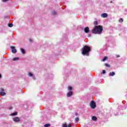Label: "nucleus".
I'll list each match as a JSON object with an SVG mask.
<instances>
[{
  "mask_svg": "<svg viewBox=\"0 0 127 127\" xmlns=\"http://www.w3.org/2000/svg\"><path fill=\"white\" fill-rule=\"evenodd\" d=\"M103 32V26H96L92 30V33L95 34H101Z\"/></svg>",
  "mask_w": 127,
  "mask_h": 127,
  "instance_id": "1",
  "label": "nucleus"
},
{
  "mask_svg": "<svg viewBox=\"0 0 127 127\" xmlns=\"http://www.w3.org/2000/svg\"><path fill=\"white\" fill-rule=\"evenodd\" d=\"M91 51V48L88 47V46H84L82 49V54L83 55L89 56V52Z\"/></svg>",
  "mask_w": 127,
  "mask_h": 127,
  "instance_id": "2",
  "label": "nucleus"
},
{
  "mask_svg": "<svg viewBox=\"0 0 127 127\" xmlns=\"http://www.w3.org/2000/svg\"><path fill=\"white\" fill-rule=\"evenodd\" d=\"M90 106L91 109H95L96 107V103H95L94 101H91Z\"/></svg>",
  "mask_w": 127,
  "mask_h": 127,
  "instance_id": "3",
  "label": "nucleus"
},
{
  "mask_svg": "<svg viewBox=\"0 0 127 127\" xmlns=\"http://www.w3.org/2000/svg\"><path fill=\"white\" fill-rule=\"evenodd\" d=\"M6 93L4 92V90L3 88L0 89V96H5Z\"/></svg>",
  "mask_w": 127,
  "mask_h": 127,
  "instance_id": "4",
  "label": "nucleus"
},
{
  "mask_svg": "<svg viewBox=\"0 0 127 127\" xmlns=\"http://www.w3.org/2000/svg\"><path fill=\"white\" fill-rule=\"evenodd\" d=\"M13 121L15 123H19L20 122V119L18 117H15L13 118Z\"/></svg>",
  "mask_w": 127,
  "mask_h": 127,
  "instance_id": "5",
  "label": "nucleus"
},
{
  "mask_svg": "<svg viewBox=\"0 0 127 127\" xmlns=\"http://www.w3.org/2000/svg\"><path fill=\"white\" fill-rule=\"evenodd\" d=\"M10 48L11 49V52L14 53V54H15V53H16L17 51L16 49H15V47H14V46H11Z\"/></svg>",
  "mask_w": 127,
  "mask_h": 127,
  "instance_id": "6",
  "label": "nucleus"
},
{
  "mask_svg": "<svg viewBox=\"0 0 127 127\" xmlns=\"http://www.w3.org/2000/svg\"><path fill=\"white\" fill-rule=\"evenodd\" d=\"M101 17H103V18H106V17H108V14L106 13H102L101 15Z\"/></svg>",
  "mask_w": 127,
  "mask_h": 127,
  "instance_id": "7",
  "label": "nucleus"
},
{
  "mask_svg": "<svg viewBox=\"0 0 127 127\" xmlns=\"http://www.w3.org/2000/svg\"><path fill=\"white\" fill-rule=\"evenodd\" d=\"M84 32L85 33H89L90 32V29L88 27H86L84 28Z\"/></svg>",
  "mask_w": 127,
  "mask_h": 127,
  "instance_id": "8",
  "label": "nucleus"
},
{
  "mask_svg": "<svg viewBox=\"0 0 127 127\" xmlns=\"http://www.w3.org/2000/svg\"><path fill=\"white\" fill-rule=\"evenodd\" d=\"M72 95H73V92L71 91H70L67 93L66 96L67 97H71V96H72Z\"/></svg>",
  "mask_w": 127,
  "mask_h": 127,
  "instance_id": "9",
  "label": "nucleus"
},
{
  "mask_svg": "<svg viewBox=\"0 0 127 127\" xmlns=\"http://www.w3.org/2000/svg\"><path fill=\"white\" fill-rule=\"evenodd\" d=\"M116 75V73L115 72H111L109 73V76L113 77V76H115Z\"/></svg>",
  "mask_w": 127,
  "mask_h": 127,
  "instance_id": "10",
  "label": "nucleus"
},
{
  "mask_svg": "<svg viewBox=\"0 0 127 127\" xmlns=\"http://www.w3.org/2000/svg\"><path fill=\"white\" fill-rule=\"evenodd\" d=\"M20 51L21 53H22V54H25V50H24V49L21 48Z\"/></svg>",
  "mask_w": 127,
  "mask_h": 127,
  "instance_id": "11",
  "label": "nucleus"
},
{
  "mask_svg": "<svg viewBox=\"0 0 127 127\" xmlns=\"http://www.w3.org/2000/svg\"><path fill=\"white\" fill-rule=\"evenodd\" d=\"M10 116H11L12 117H14V116H17V112H14L12 114H11Z\"/></svg>",
  "mask_w": 127,
  "mask_h": 127,
  "instance_id": "12",
  "label": "nucleus"
},
{
  "mask_svg": "<svg viewBox=\"0 0 127 127\" xmlns=\"http://www.w3.org/2000/svg\"><path fill=\"white\" fill-rule=\"evenodd\" d=\"M92 121H94L95 122H96V121H97V117H96L95 116H93L92 117Z\"/></svg>",
  "mask_w": 127,
  "mask_h": 127,
  "instance_id": "13",
  "label": "nucleus"
},
{
  "mask_svg": "<svg viewBox=\"0 0 127 127\" xmlns=\"http://www.w3.org/2000/svg\"><path fill=\"white\" fill-rule=\"evenodd\" d=\"M68 91H72L73 90V88L71 86H68L67 88Z\"/></svg>",
  "mask_w": 127,
  "mask_h": 127,
  "instance_id": "14",
  "label": "nucleus"
},
{
  "mask_svg": "<svg viewBox=\"0 0 127 127\" xmlns=\"http://www.w3.org/2000/svg\"><path fill=\"white\" fill-rule=\"evenodd\" d=\"M19 58L16 57V58H14L13 59V61H16L17 60H19Z\"/></svg>",
  "mask_w": 127,
  "mask_h": 127,
  "instance_id": "15",
  "label": "nucleus"
},
{
  "mask_svg": "<svg viewBox=\"0 0 127 127\" xmlns=\"http://www.w3.org/2000/svg\"><path fill=\"white\" fill-rule=\"evenodd\" d=\"M50 126H51V125H50V124H47L44 125L45 127H50Z\"/></svg>",
  "mask_w": 127,
  "mask_h": 127,
  "instance_id": "16",
  "label": "nucleus"
},
{
  "mask_svg": "<svg viewBox=\"0 0 127 127\" xmlns=\"http://www.w3.org/2000/svg\"><path fill=\"white\" fill-rule=\"evenodd\" d=\"M56 14H57V12L56 11H53L52 12V15H56Z\"/></svg>",
  "mask_w": 127,
  "mask_h": 127,
  "instance_id": "17",
  "label": "nucleus"
},
{
  "mask_svg": "<svg viewBox=\"0 0 127 127\" xmlns=\"http://www.w3.org/2000/svg\"><path fill=\"white\" fill-rule=\"evenodd\" d=\"M119 22H120L121 23H122V22H123V21H124V19L122 18H121L119 20Z\"/></svg>",
  "mask_w": 127,
  "mask_h": 127,
  "instance_id": "18",
  "label": "nucleus"
},
{
  "mask_svg": "<svg viewBox=\"0 0 127 127\" xmlns=\"http://www.w3.org/2000/svg\"><path fill=\"white\" fill-rule=\"evenodd\" d=\"M108 59V58L107 57H105L104 58V59L102 60V61L104 62L106 61V60Z\"/></svg>",
  "mask_w": 127,
  "mask_h": 127,
  "instance_id": "19",
  "label": "nucleus"
},
{
  "mask_svg": "<svg viewBox=\"0 0 127 127\" xmlns=\"http://www.w3.org/2000/svg\"><path fill=\"white\" fill-rule=\"evenodd\" d=\"M28 76H29L30 77H32V76H33V74L32 73H31V72H29Z\"/></svg>",
  "mask_w": 127,
  "mask_h": 127,
  "instance_id": "20",
  "label": "nucleus"
},
{
  "mask_svg": "<svg viewBox=\"0 0 127 127\" xmlns=\"http://www.w3.org/2000/svg\"><path fill=\"white\" fill-rule=\"evenodd\" d=\"M8 26H9V27H12V26H13V24H12L11 23H9V24H8Z\"/></svg>",
  "mask_w": 127,
  "mask_h": 127,
  "instance_id": "21",
  "label": "nucleus"
},
{
  "mask_svg": "<svg viewBox=\"0 0 127 127\" xmlns=\"http://www.w3.org/2000/svg\"><path fill=\"white\" fill-rule=\"evenodd\" d=\"M62 127H67V125L66 124H64L62 125Z\"/></svg>",
  "mask_w": 127,
  "mask_h": 127,
  "instance_id": "22",
  "label": "nucleus"
},
{
  "mask_svg": "<svg viewBox=\"0 0 127 127\" xmlns=\"http://www.w3.org/2000/svg\"><path fill=\"white\" fill-rule=\"evenodd\" d=\"M94 25H98V22L97 21H94Z\"/></svg>",
  "mask_w": 127,
  "mask_h": 127,
  "instance_id": "23",
  "label": "nucleus"
},
{
  "mask_svg": "<svg viewBox=\"0 0 127 127\" xmlns=\"http://www.w3.org/2000/svg\"><path fill=\"white\" fill-rule=\"evenodd\" d=\"M105 66H106V67H110V64H105Z\"/></svg>",
  "mask_w": 127,
  "mask_h": 127,
  "instance_id": "24",
  "label": "nucleus"
},
{
  "mask_svg": "<svg viewBox=\"0 0 127 127\" xmlns=\"http://www.w3.org/2000/svg\"><path fill=\"white\" fill-rule=\"evenodd\" d=\"M75 122H79V118H76L75 119Z\"/></svg>",
  "mask_w": 127,
  "mask_h": 127,
  "instance_id": "25",
  "label": "nucleus"
},
{
  "mask_svg": "<svg viewBox=\"0 0 127 127\" xmlns=\"http://www.w3.org/2000/svg\"><path fill=\"white\" fill-rule=\"evenodd\" d=\"M102 73H103V74H106V70H103Z\"/></svg>",
  "mask_w": 127,
  "mask_h": 127,
  "instance_id": "26",
  "label": "nucleus"
},
{
  "mask_svg": "<svg viewBox=\"0 0 127 127\" xmlns=\"http://www.w3.org/2000/svg\"><path fill=\"white\" fill-rule=\"evenodd\" d=\"M67 127H72V125H71V124H68Z\"/></svg>",
  "mask_w": 127,
  "mask_h": 127,
  "instance_id": "27",
  "label": "nucleus"
},
{
  "mask_svg": "<svg viewBox=\"0 0 127 127\" xmlns=\"http://www.w3.org/2000/svg\"><path fill=\"white\" fill-rule=\"evenodd\" d=\"M8 0H2L3 2H5L7 1Z\"/></svg>",
  "mask_w": 127,
  "mask_h": 127,
  "instance_id": "28",
  "label": "nucleus"
},
{
  "mask_svg": "<svg viewBox=\"0 0 127 127\" xmlns=\"http://www.w3.org/2000/svg\"><path fill=\"white\" fill-rule=\"evenodd\" d=\"M29 41H30V42H31L32 41V40H31V39H30Z\"/></svg>",
  "mask_w": 127,
  "mask_h": 127,
  "instance_id": "29",
  "label": "nucleus"
},
{
  "mask_svg": "<svg viewBox=\"0 0 127 127\" xmlns=\"http://www.w3.org/2000/svg\"><path fill=\"white\" fill-rule=\"evenodd\" d=\"M119 57H120V56H117V58H119Z\"/></svg>",
  "mask_w": 127,
  "mask_h": 127,
  "instance_id": "30",
  "label": "nucleus"
},
{
  "mask_svg": "<svg viewBox=\"0 0 127 127\" xmlns=\"http://www.w3.org/2000/svg\"><path fill=\"white\" fill-rule=\"evenodd\" d=\"M1 78V74H0V78Z\"/></svg>",
  "mask_w": 127,
  "mask_h": 127,
  "instance_id": "31",
  "label": "nucleus"
},
{
  "mask_svg": "<svg viewBox=\"0 0 127 127\" xmlns=\"http://www.w3.org/2000/svg\"><path fill=\"white\" fill-rule=\"evenodd\" d=\"M111 3H112V2H113V1H111V2H110Z\"/></svg>",
  "mask_w": 127,
  "mask_h": 127,
  "instance_id": "32",
  "label": "nucleus"
}]
</instances>
